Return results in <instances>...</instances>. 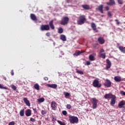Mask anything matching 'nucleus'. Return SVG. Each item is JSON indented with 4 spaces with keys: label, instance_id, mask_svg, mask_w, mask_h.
Listing matches in <instances>:
<instances>
[{
    "label": "nucleus",
    "instance_id": "nucleus-9",
    "mask_svg": "<svg viewBox=\"0 0 125 125\" xmlns=\"http://www.w3.org/2000/svg\"><path fill=\"white\" fill-rule=\"evenodd\" d=\"M98 41L100 44H104L105 43V40L103 37H99L98 38Z\"/></svg>",
    "mask_w": 125,
    "mask_h": 125
},
{
    "label": "nucleus",
    "instance_id": "nucleus-38",
    "mask_svg": "<svg viewBox=\"0 0 125 125\" xmlns=\"http://www.w3.org/2000/svg\"><path fill=\"white\" fill-rule=\"evenodd\" d=\"M66 107L67 109H68L69 110H70V109L72 108V106L71 105V104H66Z\"/></svg>",
    "mask_w": 125,
    "mask_h": 125
},
{
    "label": "nucleus",
    "instance_id": "nucleus-19",
    "mask_svg": "<svg viewBox=\"0 0 125 125\" xmlns=\"http://www.w3.org/2000/svg\"><path fill=\"white\" fill-rule=\"evenodd\" d=\"M25 115L26 117H30V116L32 115V111H31V109H28L26 110V111H25Z\"/></svg>",
    "mask_w": 125,
    "mask_h": 125
},
{
    "label": "nucleus",
    "instance_id": "nucleus-43",
    "mask_svg": "<svg viewBox=\"0 0 125 125\" xmlns=\"http://www.w3.org/2000/svg\"><path fill=\"white\" fill-rule=\"evenodd\" d=\"M41 114L42 115H45V114H46V111H45V110H42Z\"/></svg>",
    "mask_w": 125,
    "mask_h": 125
},
{
    "label": "nucleus",
    "instance_id": "nucleus-1",
    "mask_svg": "<svg viewBox=\"0 0 125 125\" xmlns=\"http://www.w3.org/2000/svg\"><path fill=\"white\" fill-rule=\"evenodd\" d=\"M86 22V18L85 16L82 15L79 16L77 20L78 25H83Z\"/></svg>",
    "mask_w": 125,
    "mask_h": 125
},
{
    "label": "nucleus",
    "instance_id": "nucleus-13",
    "mask_svg": "<svg viewBox=\"0 0 125 125\" xmlns=\"http://www.w3.org/2000/svg\"><path fill=\"white\" fill-rule=\"evenodd\" d=\"M110 68H111V61L108 59H107L106 69V70H108V69H110Z\"/></svg>",
    "mask_w": 125,
    "mask_h": 125
},
{
    "label": "nucleus",
    "instance_id": "nucleus-47",
    "mask_svg": "<svg viewBox=\"0 0 125 125\" xmlns=\"http://www.w3.org/2000/svg\"><path fill=\"white\" fill-rule=\"evenodd\" d=\"M90 64V62L89 61H87L86 62V64H85V65H87V66H88Z\"/></svg>",
    "mask_w": 125,
    "mask_h": 125
},
{
    "label": "nucleus",
    "instance_id": "nucleus-8",
    "mask_svg": "<svg viewBox=\"0 0 125 125\" xmlns=\"http://www.w3.org/2000/svg\"><path fill=\"white\" fill-rule=\"evenodd\" d=\"M111 81L108 79H106V82L104 83V86L106 87H111Z\"/></svg>",
    "mask_w": 125,
    "mask_h": 125
},
{
    "label": "nucleus",
    "instance_id": "nucleus-31",
    "mask_svg": "<svg viewBox=\"0 0 125 125\" xmlns=\"http://www.w3.org/2000/svg\"><path fill=\"white\" fill-rule=\"evenodd\" d=\"M100 57H101L102 58H103V59H105V58H106V53H104L103 54H100Z\"/></svg>",
    "mask_w": 125,
    "mask_h": 125
},
{
    "label": "nucleus",
    "instance_id": "nucleus-33",
    "mask_svg": "<svg viewBox=\"0 0 125 125\" xmlns=\"http://www.w3.org/2000/svg\"><path fill=\"white\" fill-rule=\"evenodd\" d=\"M10 87H11L12 89H13V90H16L17 89V87L15 86V85L12 84L10 85Z\"/></svg>",
    "mask_w": 125,
    "mask_h": 125
},
{
    "label": "nucleus",
    "instance_id": "nucleus-37",
    "mask_svg": "<svg viewBox=\"0 0 125 125\" xmlns=\"http://www.w3.org/2000/svg\"><path fill=\"white\" fill-rule=\"evenodd\" d=\"M63 94L65 96V97H67V96H70V94L68 92H64Z\"/></svg>",
    "mask_w": 125,
    "mask_h": 125
},
{
    "label": "nucleus",
    "instance_id": "nucleus-21",
    "mask_svg": "<svg viewBox=\"0 0 125 125\" xmlns=\"http://www.w3.org/2000/svg\"><path fill=\"white\" fill-rule=\"evenodd\" d=\"M125 105V102L124 101H122L120 103L118 104V107L119 108H123V106Z\"/></svg>",
    "mask_w": 125,
    "mask_h": 125
},
{
    "label": "nucleus",
    "instance_id": "nucleus-34",
    "mask_svg": "<svg viewBox=\"0 0 125 125\" xmlns=\"http://www.w3.org/2000/svg\"><path fill=\"white\" fill-rule=\"evenodd\" d=\"M38 100L40 102V103H42V102H43V101H44V98H42L38 99Z\"/></svg>",
    "mask_w": 125,
    "mask_h": 125
},
{
    "label": "nucleus",
    "instance_id": "nucleus-44",
    "mask_svg": "<svg viewBox=\"0 0 125 125\" xmlns=\"http://www.w3.org/2000/svg\"><path fill=\"white\" fill-rule=\"evenodd\" d=\"M115 22H116L117 25H119L121 24V22H120V21H119V20H115Z\"/></svg>",
    "mask_w": 125,
    "mask_h": 125
},
{
    "label": "nucleus",
    "instance_id": "nucleus-55",
    "mask_svg": "<svg viewBox=\"0 0 125 125\" xmlns=\"http://www.w3.org/2000/svg\"><path fill=\"white\" fill-rule=\"evenodd\" d=\"M123 112H125V106L123 107Z\"/></svg>",
    "mask_w": 125,
    "mask_h": 125
},
{
    "label": "nucleus",
    "instance_id": "nucleus-57",
    "mask_svg": "<svg viewBox=\"0 0 125 125\" xmlns=\"http://www.w3.org/2000/svg\"><path fill=\"white\" fill-rule=\"evenodd\" d=\"M97 44H95L93 46H94V47H96V46H97Z\"/></svg>",
    "mask_w": 125,
    "mask_h": 125
},
{
    "label": "nucleus",
    "instance_id": "nucleus-18",
    "mask_svg": "<svg viewBox=\"0 0 125 125\" xmlns=\"http://www.w3.org/2000/svg\"><path fill=\"white\" fill-rule=\"evenodd\" d=\"M114 81L117 83H120V82H122V78L120 76H115L114 78Z\"/></svg>",
    "mask_w": 125,
    "mask_h": 125
},
{
    "label": "nucleus",
    "instance_id": "nucleus-36",
    "mask_svg": "<svg viewBox=\"0 0 125 125\" xmlns=\"http://www.w3.org/2000/svg\"><path fill=\"white\" fill-rule=\"evenodd\" d=\"M57 122H58V124H59V125H66L65 124V123L62 122L61 121L58 120V121H57Z\"/></svg>",
    "mask_w": 125,
    "mask_h": 125
},
{
    "label": "nucleus",
    "instance_id": "nucleus-14",
    "mask_svg": "<svg viewBox=\"0 0 125 125\" xmlns=\"http://www.w3.org/2000/svg\"><path fill=\"white\" fill-rule=\"evenodd\" d=\"M116 97L115 95L111 98V100L110 101V105H115L116 103Z\"/></svg>",
    "mask_w": 125,
    "mask_h": 125
},
{
    "label": "nucleus",
    "instance_id": "nucleus-41",
    "mask_svg": "<svg viewBox=\"0 0 125 125\" xmlns=\"http://www.w3.org/2000/svg\"><path fill=\"white\" fill-rule=\"evenodd\" d=\"M107 16H108V17H110V18L112 17V14L111 13V12H108Z\"/></svg>",
    "mask_w": 125,
    "mask_h": 125
},
{
    "label": "nucleus",
    "instance_id": "nucleus-3",
    "mask_svg": "<svg viewBox=\"0 0 125 125\" xmlns=\"http://www.w3.org/2000/svg\"><path fill=\"white\" fill-rule=\"evenodd\" d=\"M69 22V18L68 17H63L61 21V24L65 25H67Z\"/></svg>",
    "mask_w": 125,
    "mask_h": 125
},
{
    "label": "nucleus",
    "instance_id": "nucleus-17",
    "mask_svg": "<svg viewBox=\"0 0 125 125\" xmlns=\"http://www.w3.org/2000/svg\"><path fill=\"white\" fill-rule=\"evenodd\" d=\"M84 52H85V51H83V50H81V51H79L78 52H76L74 54V56H79V55H80V54H82V53H84Z\"/></svg>",
    "mask_w": 125,
    "mask_h": 125
},
{
    "label": "nucleus",
    "instance_id": "nucleus-10",
    "mask_svg": "<svg viewBox=\"0 0 125 125\" xmlns=\"http://www.w3.org/2000/svg\"><path fill=\"white\" fill-rule=\"evenodd\" d=\"M115 95L112 94H106L104 95V98H105V99H112L113 97H114Z\"/></svg>",
    "mask_w": 125,
    "mask_h": 125
},
{
    "label": "nucleus",
    "instance_id": "nucleus-30",
    "mask_svg": "<svg viewBox=\"0 0 125 125\" xmlns=\"http://www.w3.org/2000/svg\"><path fill=\"white\" fill-rule=\"evenodd\" d=\"M76 73H77V74H79L80 75H83V72L82 70H80L78 69H76Z\"/></svg>",
    "mask_w": 125,
    "mask_h": 125
},
{
    "label": "nucleus",
    "instance_id": "nucleus-28",
    "mask_svg": "<svg viewBox=\"0 0 125 125\" xmlns=\"http://www.w3.org/2000/svg\"><path fill=\"white\" fill-rule=\"evenodd\" d=\"M89 59L90 60V61H94V60H95L94 59V56L92 55H90L89 56Z\"/></svg>",
    "mask_w": 125,
    "mask_h": 125
},
{
    "label": "nucleus",
    "instance_id": "nucleus-25",
    "mask_svg": "<svg viewBox=\"0 0 125 125\" xmlns=\"http://www.w3.org/2000/svg\"><path fill=\"white\" fill-rule=\"evenodd\" d=\"M61 40L63 42H66V36L64 35H61Z\"/></svg>",
    "mask_w": 125,
    "mask_h": 125
},
{
    "label": "nucleus",
    "instance_id": "nucleus-35",
    "mask_svg": "<svg viewBox=\"0 0 125 125\" xmlns=\"http://www.w3.org/2000/svg\"><path fill=\"white\" fill-rule=\"evenodd\" d=\"M117 2H118L119 4H124V0H117Z\"/></svg>",
    "mask_w": 125,
    "mask_h": 125
},
{
    "label": "nucleus",
    "instance_id": "nucleus-5",
    "mask_svg": "<svg viewBox=\"0 0 125 125\" xmlns=\"http://www.w3.org/2000/svg\"><path fill=\"white\" fill-rule=\"evenodd\" d=\"M93 86H94V87H101V83H99V81L97 80V79H95L93 81Z\"/></svg>",
    "mask_w": 125,
    "mask_h": 125
},
{
    "label": "nucleus",
    "instance_id": "nucleus-56",
    "mask_svg": "<svg viewBox=\"0 0 125 125\" xmlns=\"http://www.w3.org/2000/svg\"><path fill=\"white\" fill-rule=\"evenodd\" d=\"M66 2H67V3H69L70 2V0H66Z\"/></svg>",
    "mask_w": 125,
    "mask_h": 125
},
{
    "label": "nucleus",
    "instance_id": "nucleus-42",
    "mask_svg": "<svg viewBox=\"0 0 125 125\" xmlns=\"http://www.w3.org/2000/svg\"><path fill=\"white\" fill-rule=\"evenodd\" d=\"M15 125V122H14V121H12L10 122L8 124V125Z\"/></svg>",
    "mask_w": 125,
    "mask_h": 125
},
{
    "label": "nucleus",
    "instance_id": "nucleus-59",
    "mask_svg": "<svg viewBox=\"0 0 125 125\" xmlns=\"http://www.w3.org/2000/svg\"><path fill=\"white\" fill-rule=\"evenodd\" d=\"M94 54V55H96V54H95H95Z\"/></svg>",
    "mask_w": 125,
    "mask_h": 125
},
{
    "label": "nucleus",
    "instance_id": "nucleus-24",
    "mask_svg": "<svg viewBox=\"0 0 125 125\" xmlns=\"http://www.w3.org/2000/svg\"><path fill=\"white\" fill-rule=\"evenodd\" d=\"M119 49L123 53H125V47L124 46H120L119 47Z\"/></svg>",
    "mask_w": 125,
    "mask_h": 125
},
{
    "label": "nucleus",
    "instance_id": "nucleus-27",
    "mask_svg": "<svg viewBox=\"0 0 125 125\" xmlns=\"http://www.w3.org/2000/svg\"><path fill=\"white\" fill-rule=\"evenodd\" d=\"M34 87L36 90H40V85L39 84L36 83L34 85Z\"/></svg>",
    "mask_w": 125,
    "mask_h": 125
},
{
    "label": "nucleus",
    "instance_id": "nucleus-58",
    "mask_svg": "<svg viewBox=\"0 0 125 125\" xmlns=\"http://www.w3.org/2000/svg\"><path fill=\"white\" fill-rule=\"evenodd\" d=\"M3 80H4L5 81H6V77H3Z\"/></svg>",
    "mask_w": 125,
    "mask_h": 125
},
{
    "label": "nucleus",
    "instance_id": "nucleus-12",
    "mask_svg": "<svg viewBox=\"0 0 125 125\" xmlns=\"http://www.w3.org/2000/svg\"><path fill=\"white\" fill-rule=\"evenodd\" d=\"M103 6L104 5L102 4L100 5L98 7L96 8V10H98L101 13L103 14V13H104V12L103 11Z\"/></svg>",
    "mask_w": 125,
    "mask_h": 125
},
{
    "label": "nucleus",
    "instance_id": "nucleus-53",
    "mask_svg": "<svg viewBox=\"0 0 125 125\" xmlns=\"http://www.w3.org/2000/svg\"><path fill=\"white\" fill-rule=\"evenodd\" d=\"M104 49H100V53H102V52H104Z\"/></svg>",
    "mask_w": 125,
    "mask_h": 125
},
{
    "label": "nucleus",
    "instance_id": "nucleus-52",
    "mask_svg": "<svg viewBox=\"0 0 125 125\" xmlns=\"http://www.w3.org/2000/svg\"><path fill=\"white\" fill-rule=\"evenodd\" d=\"M104 8L106 11H108V10H109V7H108V6H105Z\"/></svg>",
    "mask_w": 125,
    "mask_h": 125
},
{
    "label": "nucleus",
    "instance_id": "nucleus-15",
    "mask_svg": "<svg viewBox=\"0 0 125 125\" xmlns=\"http://www.w3.org/2000/svg\"><path fill=\"white\" fill-rule=\"evenodd\" d=\"M49 27H50L52 30H54V29H55V27H54V25L53 24V20H52L49 22Z\"/></svg>",
    "mask_w": 125,
    "mask_h": 125
},
{
    "label": "nucleus",
    "instance_id": "nucleus-49",
    "mask_svg": "<svg viewBox=\"0 0 125 125\" xmlns=\"http://www.w3.org/2000/svg\"><path fill=\"white\" fill-rule=\"evenodd\" d=\"M11 76H14V71L13 70L11 71Z\"/></svg>",
    "mask_w": 125,
    "mask_h": 125
},
{
    "label": "nucleus",
    "instance_id": "nucleus-46",
    "mask_svg": "<svg viewBox=\"0 0 125 125\" xmlns=\"http://www.w3.org/2000/svg\"><path fill=\"white\" fill-rule=\"evenodd\" d=\"M51 120L52 122H55L56 121V119H55V117H54V116L52 117Z\"/></svg>",
    "mask_w": 125,
    "mask_h": 125
},
{
    "label": "nucleus",
    "instance_id": "nucleus-26",
    "mask_svg": "<svg viewBox=\"0 0 125 125\" xmlns=\"http://www.w3.org/2000/svg\"><path fill=\"white\" fill-rule=\"evenodd\" d=\"M63 32H64V30L62 27H60L58 29V33L59 34H62L63 33Z\"/></svg>",
    "mask_w": 125,
    "mask_h": 125
},
{
    "label": "nucleus",
    "instance_id": "nucleus-2",
    "mask_svg": "<svg viewBox=\"0 0 125 125\" xmlns=\"http://www.w3.org/2000/svg\"><path fill=\"white\" fill-rule=\"evenodd\" d=\"M68 119L70 124H78L79 123V118L76 116L69 115Z\"/></svg>",
    "mask_w": 125,
    "mask_h": 125
},
{
    "label": "nucleus",
    "instance_id": "nucleus-32",
    "mask_svg": "<svg viewBox=\"0 0 125 125\" xmlns=\"http://www.w3.org/2000/svg\"><path fill=\"white\" fill-rule=\"evenodd\" d=\"M20 115L21 117L24 116V109H21L20 112Z\"/></svg>",
    "mask_w": 125,
    "mask_h": 125
},
{
    "label": "nucleus",
    "instance_id": "nucleus-11",
    "mask_svg": "<svg viewBox=\"0 0 125 125\" xmlns=\"http://www.w3.org/2000/svg\"><path fill=\"white\" fill-rule=\"evenodd\" d=\"M106 4L110 6H113V5L116 4V2L115 1V0H109L108 2H106Z\"/></svg>",
    "mask_w": 125,
    "mask_h": 125
},
{
    "label": "nucleus",
    "instance_id": "nucleus-45",
    "mask_svg": "<svg viewBox=\"0 0 125 125\" xmlns=\"http://www.w3.org/2000/svg\"><path fill=\"white\" fill-rule=\"evenodd\" d=\"M30 121L32 122L33 123H35V122H36V119H35L33 118H30Z\"/></svg>",
    "mask_w": 125,
    "mask_h": 125
},
{
    "label": "nucleus",
    "instance_id": "nucleus-50",
    "mask_svg": "<svg viewBox=\"0 0 125 125\" xmlns=\"http://www.w3.org/2000/svg\"><path fill=\"white\" fill-rule=\"evenodd\" d=\"M46 36L47 37H50V32H47L46 33Z\"/></svg>",
    "mask_w": 125,
    "mask_h": 125
},
{
    "label": "nucleus",
    "instance_id": "nucleus-6",
    "mask_svg": "<svg viewBox=\"0 0 125 125\" xmlns=\"http://www.w3.org/2000/svg\"><path fill=\"white\" fill-rule=\"evenodd\" d=\"M92 100L93 104L92 108L93 109H96L97 107V99H96V98H93Z\"/></svg>",
    "mask_w": 125,
    "mask_h": 125
},
{
    "label": "nucleus",
    "instance_id": "nucleus-4",
    "mask_svg": "<svg viewBox=\"0 0 125 125\" xmlns=\"http://www.w3.org/2000/svg\"><path fill=\"white\" fill-rule=\"evenodd\" d=\"M40 29L41 31H49L50 28L48 24H42L41 25Z\"/></svg>",
    "mask_w": 125,
    "mask_h": 125
},
{
    "label": "nucleus",
    "instance_id": "nucleus-7",
    "mask_svg": "<svg viewBox=\"0 0 125 125\" xmlns=\"http://www.w3.org/2000/svg\"><path fill=\"white\" fill-rule=\"evenodd\" d=\"M51 107L52 110H56L57 108V104L55 101H53L51 102Z\"/></svg>",
    "mask_w": 125,
    "mask_h": 125
},
{
    "label": "nucleus",
    "instance_id": "nucleus-16",
    "mask_svg": "<svg viewBox=\"0 0 125 125\" xmlns=\"http://www.w3.org/2000/svg\"><path fill=\"white\" fill-rule=\"evenodd\" d=\"M23 101L24 103L26 104V105L27 106H28V107H30V106H31V104H30V101H29V100H28V99H27V98H24Z\"/></svg>",
    "mask_w": 125,
    "mask_h": 125
},
{
    "label": "nucleus",
    "instance_id": "nucleus-40",
    "mask_svg": "<svg viewBox=\"0 0 125 125\" xmlns=\"http://www.w3.org/2000/svg\"><path fill=\"white\" fill-rule=\"evenodd\" d=\"M62 115H63L64 116H66V115H67V111H65V110H63V111L62 112Z\"/></svg>",
    "mask_w": 125,
    "mask_h": 125
},
{
    "label": "nucleus",
    "instance_id": "nucleus-48",
    "mask_svg": "<svg viewBox=\"0 0 125 125\" xmlns=\"http://www.w3.org/2000/svg\"><path fill=\"white\" fill-rule=\"evenodd\" d=\"M121 94H123L124 96H125V92L124 91H120Z\"/></svg>",
    "mask_w": 125,
    "mask_h": 125
},
{
    "label": "nucleus",
    "instance_id": "nucleus-39",
    "mask_svg": "<svg viewBox=\"0 0 125 125\" xmlns=\"http://www.w3.org/2000/svg\"><path fill=\"white\" fill-rule=\"evenodd\" d=\"M0 88L1 89H7V88L6 87H3L1 84H0Z\"/></svg>",
    "mask_w": 125,
    "mask_h": 125
},
{
    "label": "nucleus",
    "instance_id": "nucleus-20",
    "mask_svg": "<svg viewBox=\"0 0 125 125\" xmlns=\"http://www.w3.org/2000/svg\"><path fill=\"white\" fill-rule=\"evenodd\" d=\"M47 86H48V87H51V88H57V85L56 84H48Z\"/></svg>",
    "mask_w": 125,
    "mask_h": 125
},
{
    "label": "nucleus",
    "instance_id": "nucleus-29",
    "mask_svg": "<svg viewBox=\"0 0 125 125\" xmlns=\"http://www.w3.org/2000/svg\"><path fill=\"white\" fill-rule=\"evenodd\" d=\"M91 28H92V29H93V30H94V31L96 30V25H95V23H92L91 24Z\"/></svg>",
    "mask_w": 125,
    "mask_h": 125
},
{
    "label": "nucleus",
    "instance_id": "nucleus-22",
    "mask_svg": "<svg viewBox=\"0 0 125 125\" xmlns=\"http://www.w3.org/2000/svg\"><path fill=\"white\" fill-rule=\"evenodd\" d=\"M30 18L32 19V20H33V21L37 20V17H36V15H35L34 14H30Z\"/></svg>",
    "mask_w": 125,
    "mask_h": 125
},
{
    "label": "nucleus",
    "instance_id": "nucleus-54",
    "mask_svg": "<svg viewBox=\"0 0 125 125\" xmlns=\"http://www.w3.org/2000/svg\"><path fill=\"white\" fill-rule=\"evenodd\" d=\"M43 79L44 80V81H48V78H47V77H44Z\"/></svg>",
    "mask_w": 125,
    "mask_h": 125
},
{
    "label": "nucleus",
    "instance_id": "nucleus-23",
    "mask_svg": "<svg viewBox=\"0 0 125 125\" xmlns=\"http://www.w3.org/2000/svg\"><path fill=\"white\" fill-rule=\"evenodd\" d=\"M82 7L85 10H89V6L87 4L82 5Z\"/></svg>",
    "mask_w": 125,
    "mask_h": 125
},
{
    "label": "nucleus",
    "instance_id": "nucleus-51",
    "mask_svg": "<svg viewBox=\"0 0 125 125\" xmlns=\"http://www.w3.org/2000/svg\"><path fill=\"white\" fill-rule=\"evenodd\" d=\"M33 110L35 114H37V113H38V111H37V109L36 108H33Z\"/></svg>",
    "mask_w": 125,
    "mask_h": 125
}]
</instances>
